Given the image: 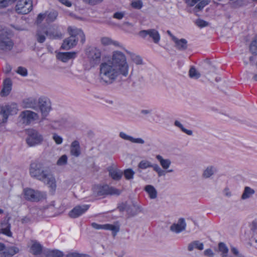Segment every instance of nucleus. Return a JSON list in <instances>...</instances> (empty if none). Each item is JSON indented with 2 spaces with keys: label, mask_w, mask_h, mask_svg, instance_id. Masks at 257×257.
Instances as JSON below:
<instances>
[{
  "label": "nucleus",
  "mask_w": 257,
  "mask_h": 257,
  "mask_svg": "<svg viewBox=\"0 0 257 257\" xmlns=\"http://www.w3.org/2000/svg\"><path fill=\"white\" fill-rule=\"evenodd\" d=\"M43 141V137L38 131L34 130L28 131L26 143L29 147H34L41 144Z\"/></svg>",
  "instance_id": "nucleus-8"
},
{
  "label": "nucleus",
  "mask_w": 257,
  "mask_h": 257,
  "mask_svg": "<svg viewBox=\"0 0 257 257\" xmlns=\"http://www.w3.org/2000/svg\"><path fill=\"white\" fill-rule=\"evenodd\" d=\"M117 208L120 212L125 210L131 215L134 216L136 214V212H132V206L128 205L126 202L121 203Z\"/></svg>",
  "instance_id": "nucleus-26"
},
{
  "label": "nucleus",
  "mask_w": 257,
  "mask_h": 257,
  "mask_svg": "<svg viewBox=\"0 0 257 257\" xmlns=\"http://www.w3.org/2000/svg\"><path fill=\"white\" fill-rule=\"evenodd\" d=\"M92 189L93 193L97 196L106 195H118L121 192L118 189L112 187H109L106 185L104 186L95 185Z\"/></svg>",
  "instance_id": "nucleus-5"
},
{
  "label": "nucleus",
  "mask_w": 257,
  "mask_h": 257,
  "mask_svg": "<svg viewBox=\"0 0 257 257\" xmlns=\"http://www.w3.org/2000/svg\"><path fill=\"white\" fill-rule=\"evenodd\" d=\"M32 0H19L16 6V11L19 14H27L32 10Z\"/></svg>",
  "instance_id": "nucleus-9"
},
{
  "label": "nucleus",
  "mask_w": 257,
  "mask_h": 257,
  "mask_svg": "<svg viewBox=\"0 0 257 257\" xmlns=\"http://www.w3.org/2000/svg\"><path fill=\"white\" fill-rule=\"evenodd\" d=\"M225 194L227 196H230L231 195V192L229 191L228 189H225L224 190Z\"/></svg>",
  "instance_id": "nucleus-63"
},
{
  "label": "nucleus",
  "mask_w": 257,
  "mask_h": 257,
  "mask_svg": "<svg viewBox=\"0 0 257 257\" xmlns=\"http://www.w3.org/2000/svg\"><path fill=\"white\" fill-rule=\"evenodd\" d=\"M17 72L23 76H26L28 74L27 70L26 68L21 66L18 68Z\"/></svg>",
  "instance_id": "nucleus-48"
},
{
  "label": "nucleus",
  "mask_w": 257,
  "mask_h": 257,
  "mask_svg": "<svg viewBox=\"0 0 257 257\" xmlns=\"http://www.w3.org/2000/svg\"><path fill=\"white\" fill-rule=\"evenodd\" d=\"M134 174V171H133V170L131 169H126L124 171V177L127 180L133 179Z\"/></svg>",
  "instance_id": "nucleus-42"
},
{
  "label": "nucleus",
  "mask_w": 257,
  "mask_h": 257,
  "mask_svg": "<svg viewBox=\"0 0 257 257\" xmlns=\"http://www.w3.org/2000/svg\"><path fill=\"white\" fill-rule=\"evenodd\" d=\"M167 34L172 38V40L173 41V37H175L174 36L172 35L171 32L169 30L167 31Z\"/></svg>",
  "instance_id": "nucleus-64"
},
{
  "label": "nucleus",
  "mask_w": 257,
  "mask_h": 257,
  "mask_svg": "<svg viewBox=\"0 0 257 257\" xmlns=\"http://www.w3.org/2000/svg\"><path fill=\"white\" fill-rule=\"evenodd\" d=\"M91 226L92 227L96 229H103L111 230L114 236L119 231V227L112 224H106L104 225H100L93 222L91 223Z\"/></svg>",
  "instance_id": "nucleus-17"
},
{
  "label": "nucleus",
  "mask_w": 257,
  "mask_h": 257,
  "mask_svg": "<svg viewBox=\"0 0 257 257\" xmlns=\"http://www.w3.org/2000/svg\"><path fill=\"white\" fill-rule=\"evenodd\" d=\"M44 255L42 257H63V253L58 250H47L44 251Z\"/></svg>",
  "instance_id": "nucleus-25"
},
{
  "label": "nucleus",
  "mask_w": 257,
  "mask_h": 257,
  "mask_svg": "<svg viewBox=\"0 0 257 257\" xmlns=\"http://www.w3.org/2000/svg\"><path fill=\"white\" fill-rule=\"evenodd\" d=\"M59 1L63 5L66 7H70L71 6V3L68 0H59Z\"/></svg>",
  "instance_id": "nucleus-55"
},
{
  "label": "nucleus",
  "mask_w": 257,
  "mask_h": 257,
  "mask_svg": "<svg viewBox=\"0 0 257 257\" xmlns=\"http://www.w3.org/2000/svg\"><path fill=\"white\" fill-rule=\"evenodd\" d=\"M70 37L64 40L62 48L69 50L75 46L79 40L83 43L85 41V35L81 30L75 27H69L68 28Z\"/></svg>",
  "instance_id": "nucleus-2"
},
{
  "label": "nucleus",
  "mask_w": 257,
  "mask_h": 257,
  "mask_svg": "<svg viewBox=\"0 0 257 257\" xmlns=\"http://www.w3.org/2000/svg\"><path fill=\"white\" fill-rule=\"evenodd\" d=\"M24 106L26 108L36 109V102L34 99H28L24 101Z\"/></svg>",
  "instance_id": "nucleus-37"
},
{
  "label": "nucleus",
  "mask_w": 257,
  "mask_h": 257,
  "mask_svg": "<svg viewBox=\"0 0 257 257\" xmlns=\"http://www.w3.org/2000/svg\"><path fill=\"white\" fill-rule=\"evenodd\" d=\"M39 105L43 117L42 119H44L51 109L50 101L44 98H40L39 99Z\"/></svg>",
  "instance_id": "nucleus-16"
},
{
  "label": "nucleus",
  "mask_w": 257,
  "mask_h": 257,
  "mask_svg": "<svg viewBox=\"0 0 257 257\" xmlns=\"http://www.w3.org/2000/svg\"><path fill=\"white\" fill-rule=\"evenodd\" d=\"M189 75L191 78L198 79L201 75L194 66H191L189 71Z\"/></svg>",
  "instance_id": "nucleus-35"
},
{
  "label": "nucleus",
  "mask_w": 257,
  "mask_h": 257,
  "mask_svg": "<svg viewBox=\"0 0 257 257\" xmlns=\"http://www.w3.org/2000/svg\"><path fill=\"white\" fill-rule=\"evenodd\" d=\"M23 192L25 198L32 202H38L46 198L45 193L31 188L25 189Z\"/></svg>",
  "instance_id": "nucleus-6"
},
{
  "label": "nucleus",
  "mask_w": 257,
  "mask_h": 257,
  "mask_svg": "<svg viewBox=\"0 0 257 257\" xmlns=\"http://www.w3.org/2000/svg\"><path fill=\"white\" fill-rule=\"evenodd\" d=\"M47 172L43 169L41 163L35 162L32 163L30 167V174L33 178L42 180Z\"/></svg>",
  "instance_id": "nucleus-4"
},
{
  "label": "nucleus",
  "mask_w": 257,
  "mask_h": 257,
  "mask_svg": "<svg viewBox=\"0 0 257 257\" xmlns=\"http://www.w3.org/2000/svg\"><path fill=\"white\" fill-rule=\"evenodd\" d=\"M37 40L39 43H43L45 40V36L44 34L38 31L36 34Z\"/></svg>",
  "instance_id": "nucleus-47"
},
{
  "label": "nucleus",
  "mask_w": 257,
  "mask_h": 257,
  "mask_svg": "<svg viewBox=\"0 0 257 257\" xmlns=\"http://www.w3.org/2000/svg\"><path fill=\"white\" fill-rule=\"evenodd\" d=\"M186 223L183 218L179 219L177 223L172 224L170 227V229L176 233H179L185 229Z\"/></svg>",
  "instance_id": "nucleus-19"
},
{
  "label": "nucleus",
  "mask_w": 257,
  "mask_h": 257,
  "mask_svg": "<svg viewBox=\"0 0 257 257\" xmlns=\"http://www.w3.org/2000/svg\"><path fill=\"white\" fill-rule=\"evenodd\" d=\"M158 175L159 176H162V175H165V173H164V171H163L161 169H160L159 170V171H158L157 172Z\"/></svg>",
  "instance_id": "nucleus-62"
},
{
  "label": "nucleus",
  "mask_w": 257,
  "mask_h": 257,
  "mask_svg": "<svg viewBox=\"0 0 257 257\" xmlns=\"http://www.w3.org/2000/svg\"><path fill=\"white\" fill-rule=\"evenodd\" d=\"M13 45L10 35L3 30L0 33V50L3 52L9 51L12 50Z\"/></svg>",
  "instance_id": "nucleus-7"
},
{
  "label": "nucleus",
  "mask_w": 257,
  "mask_h": 257,
  "mask_svg": "<svg viewBox=\"0 0 257 257\" xmlns=\"http://www.w3.org/2000/svg\"><path fill=\"white\" fill-rule=\"evenodd\" d=\"M124 12H116L113 14V17L118 20H121L124 17Z\"/></svg>",
  "instance_id": "nucleus-51"
},
{
  "label": "nucleus",
  "mask_w": 257,
  "mask_h": 257,
  "mask_svg": "<svg viewBox=\"0 0 257 257\" xmlns=\"http://www.w3.org/2000/svg\"><path fill=\"white\" fill-rule=\"evenodd\" d=\"M250 51L252 54H257V36L255 37L250 45Z\"/></svg>",
  "instance_id": "nucleus-41"
},
{
  "label": "nucleus",
  "mask_w": 257,
  "mask_h": 257,
  "mask_svg": "<svg viewBox=\"0 0 257 257\" xmlns=\"http://www.w3.org/2000/svg\"><path fill=\"white\" fill-rule=\"evenodd\" d=\"M204 254L208 256H213L214 253L211 249H207L204 251Z\"/></svg>",
  "instance_id": "nucleus-57"
},
{
  "label": "nucleus",
  "mask_w": 257,
  "mask_h": 257,
  "mask_svg": "<svg viewBox=\"0 0 257 257\" xmlns=\"http://www.w3.org/2000/svg\"><path fill=\"white\" fill-rule=\"evenodd\" d=\"M67 163V157L66 155H62L57 161V165L58 166H64Z\"/></svg>",
  "instance_id": "nucleus-44"
},
{
  "label": "nucleus",
  "mask_w": 257,
  "mask_h": 257,
  "mask_svg": "<svg viewBox=\"0 0 257 257\" xmlns=\"http://www.w3.org/2000/svg\"><path fill=\"white\" fill-rule=\"evenodd\" d=\"M53 139L55 142V143L58 144L60 145L62 144L63 141V139L60 136H58L56 134H54L53 136Z\"/></svg>",
  "instance_id": "nucleus-50"
},
{
  "label": "nucleus",
  "mask_w": 257,
  "mask_h": 257,
  "mask_svg": "<svg viewBox=\"0 0 257 257\" xmlns=\"http://www.w3.org/2000/svg\"><path fill=\"white\" fill-rule=\"evenodd\" d=\"M219 250L221 252L222 257H226L228 252V248L226 245L223 242H220L218 244Z\"/></svg>",
  "instance_id": "nucleus-34"
},
{
  "label": "nucleus",
  "mask_w": 257,
  "mask_h": 257,
  "mask_svg": "<svg viewBox=\"0 0 257 257\" xmlns=\"http://www.w3.org/2000/svg\"><path fill=\"white\" fill-rule=\"evenodd\" d=\"M214 173V168L212 166L207 167L203 173V177L208 178L211 176Z\"/></svg>",
  "instance_id": "nucleus-38"
},
{
  "label": "nucleus",
  "mask_w": 257,
  "mask_h": 257,
  "mask_svg": "<svg viewBox=\"0 0 257 257\" xmlns=\"http://www.w3.org/2000/svg\"><path fill=\"white\" fill-rule=\"evenodd\" d=\"M17 112L18 108L16 104L13 103L2 106L0 113L3 117V122H6L7 121L8 116L10 115H14L17 114Z\"/></svg>",
  "instance_id": "nucleus-10"
},
{
  "label": "nucleus",
  "mask_w": 257,
  "mask_h": 257,
  "mask_svg": "<svg viewBox=\"0 0 257 257\" xmlns=\"http://www.w3.org/2000/svg\"><path fill=\"white\" fill-rule=\"evenodd\" d=\"M145 191L148 193L150 198L155 199L157 197V191L152 185H147L145 187Z\"/></svg>",
  "instance_id": "nucleus-27"
},
{
  "label": "nucleus",
  "mask_w": 257,
  "mask_h": 257,
  "mask_svg": "<svg viewBox=\"0 0 257 257\" xmlns=\"http://www.w3.org/2000/svg\"><path fill=\"white\" fill-rule=\"evenodd\" d=\"M101 43L103 46H108L110 45H113L119 47V44L118 42L113 41L110 38L108 37H103L101 39Z\"/></svg>",
  "instance_id": "nucleus-29"
},
{
  "label": "nucleus",
  "mask_w": 257,
  "mask_h": 257,
  "mask_svg": "<svg viewBox=\"0 0 257 257\" xmlns=\"http://www.w3.org/2000/svg\"><path fill=\"white\" fill-rule=\"evenodd\" d=\"M254 193V190L253 189L249 187H245L241 198L242 200L246 199L249 198Z\"/></svg>",
  "instance_id": "nucleus-31"
},
{
  "label": "nucleus",
  "mask_w": 257,
  "mask_h": 257,
  "mask_svg": "<svg viewBox=\"0 0 257 257\" xmlns=\"http://www.w3.org/2000/svg\"><path fill=\"white\" fill-rule=\"evenodd\" d=\"M251 230L257 233V221H253L251 224Z\"/></svg>",
  "instance_id": "nucleus-56"
},
{
  "label": "nucleus",
  "mask_w": 257,
  "mask_h": 257,
  "mask_svg": "<svg viewBox=\"0 0 257 257\" xmlns=\"http://www.w3.org/2000/svg\"><path fill=\"white\" fill-rule=\"evenodd\" d=\"M58 13L57 12H50L49 14L46 15V21L48 23L52 22L56 19Z\"/></svg>",
  "instance_id": "nucleus-36"
},
{
  "label": "nucleus",
  "mask_w": 257,
  "mask_h": 257,
  "mask_svg": "<svg viewBox=\"0 0 257 257\" xmlns=\"http://www.w3.org/2000/svg\"><path fill=\"white\" fill-rule=\"evenodd\" d=\"M12 88V81L10 78H6L4 81V87L1 93L3 96L8 95Z\"/></svg>",
  "instance_id": "nucleus-23"
},
{
  "label": "nucleus",
  "mask_w": 257,
  "mask_h": 257,
  "mask_svg": "<svg viewBox=\"0 0 257 257\" xmlns=\"http://www.w3.org/2000/svg\"><path fill=\"white\" fill-rule=\"evenodd\" d=\"M129 66L124 54L120 51L113 52L111 58L99 66V78L102 83L110 84L117 78L122 79L128 75Z\"/></svg>",
  "instance_id": "nucleus-1"
},
{
  "label": "nucleus",
  "mask_w": 257,
  "mask_h": 257,
  "mask_svg": "<svg viewBox=\"0 0 257 257\" xmlns=\"http://www.w3.org/2000/svg\"><path fill=\"white\" fill-rule=\"evenodd\" d=\"M173 41L175 43V47L179 50H185L187 49V41L184 39H178L173 37Z\"/></svg>",
  "instance_id": "nucleus-22"
},
{
  "label": "nucleus",
  "mask_w": 257,
  "mask_h": 257,
  "mask_svg": "<svg viewBox=\"0 0 257 257\" xmlns=\"http://www.w3.org/2000/svg\"><path fill=\"white\" fill-rule=\"evenodd\" d=\"M139 35L143 38H145L147 36H149L155 43H158L160 40V36L158 31L155 29H149L147 30H142L140 32Z\"/></svg>",
  "instance_id": "nucleus-12"
},
{
  "label": "nucleus",
  "mask_w": 257,
  "mask_h": 257,
  "mask_svg": "<svg viewBox=\"0 0 257 257\" xmlns=\"http://www.w3.org/2000/svg\"><path fill=\"white\" fill-rule=\"evenodd\" d=\"M75 52L59 53L57 55L58 59L63 62H66L69 59L75 58Z\"/></svg>",
  "instance_id": "nucleus-20"
},
{
  "label": "nucleus",
  "mask_w": 257,
  "mask_h": 257,
  "mask_svg": "<svg viewBox=\"0 0 257 257\" xmlns=\"http://www.w3.org/2000/svg\"><path fill=\"white\" fill-rule=\"evenodd\" d=\"M20 117L21 118L23 123L28 124L37 120L39 116L36 112L30 110H25L21 113Z\"/></svg>",
  "instance_id": "nucleus-11"
},
{
  "label": "nucleus",
  "mask_w": 257,
  "mask_h": 257,
  "mask_svg": "<svg viewBox=\"0 0 257 257\" xmlns=\"http://www.w3.org/2000/svg\"><path fill=\"white\" fill-rule=\"evenodd\" d=\"M194 248L202 250L203 249V244L199 241H193L188 245V249L189 251H192Z\"/></svg>",
  "instance_id": "nucleus-30"
},
{
  "label": "nucleus",
  "mask_w": 257,
  "mask_h": 257,
  "mask_svg": "<svg viewBox=\"0 0 257 257\" xmlns=\"http://www.w3.org/2000/svg\"><path fill=\"white\" fill-rule=\"evenodd\" d=\"M16 1V0H0V9L8 7Z\"/></svg>",
  "instance_id": "nucleus-43"
},
{
  "label": "nucleus",
  "mask_w": 257,
  "mask_h": 257,
  "mask_svg": "<svg viewBox=\"0 0 257 257\" xmlns=\"http://www.w3.org/2000/svg\"><path fill=\"white\" fill-rule=\"evenodd\" d=\"M89 205H78L71 210L69 213V216L71 218H75L80 216L85 212L89 208Z\"/></svg>",
  "instance_id": "nucleus-15"
},
{
  "label": "nucleus",
  "mask_w": 257,
  "mask_h": 257,
  "mask_svg": "<svg viewBox=\"0 0 257 257\" xmlns=\"http://www.w3.org/2000/svg\"><path fill=\"white\" fill-rule=\"evenodd\" d=\"M152 168H153V169L156 171L157 172L159 171V170L161 169L159 166L158 165H152Z\"/></svg>",
  "instance_id": "nucleus-61"
},
{
  "label": "nucleus",
  "mask_w": 257,
  "mask_h": 257,
  "mask_svg": "<svg viewBox=\"0 0 257 257\" xmlns=\"http://www.w3.org/2000/svg\"><path fill=\"white\" fill-rule=\"evenodd\" d=\"M65 257H91L87 254L79 253L78 252H69L66 254Z\"/></svg>",
  "instance_id": "nucleus-45"
},
{
  "label": "nucleus",
  "mask_w": 257,
  "mask_h": 257,
  "mask_svg": "<svg viewBox=\"0 0 257 257\" xmlns=\"http://www.w3.org/2000/svg\"><path fill=\"white\" fill-rule=\"evenodd\" d=\"M46 250L43 248V246L37 241L33 240L31 241L30 251L35 255L44 256V251Z\"/></svg>",
  "instance_id": "nucleus-13"
},
{
  "label": "nucleus",
  "mask_w": 257,
  "mask_h": 257,
  "mask_svg": "<svg viewBox=\"0 0 257 257\" xmlns=\"http://www.w3.org/2000/svg\"><path fill=\"white\" fill-rule=\"evenodd\" d=\"M101 51L100 49L92 47L87 49L86 55L91 66H95L100 63L101 58Z\"/></svg>",
  "instance_id": "nucleus-3"
},
{
  "label": "nucleus",
  "mask_w": 257,
  "mask_h": 257,
  "mask_svg": "<svg viewBox=\"0 0 257 257\" xmlns=\"http://www.w3.org/2000/svg\"><path fill=\"white\" fill-rule=\"evenodd\" d=\"M152 167V164L148 161H141L138 165V167L141 169H145Z\"/></svg>",
  "instance_id": "nucleus-39"
},
{
  "label": "nucleus",
  "mask_w": 257,
  "mask_h": 257,
  "mask_svg": "<svg viewBox=\"0 0 257 257\" xmlns=\"http://www.w3.org/2000/svg\"><path fill=\"white\" fill-rule=\"evenodd\" d=\"M109 175L114 180H119L122 176V173L119 170L115 169H110L109 171Z\"/></svg>",
  "instance_id": "nucleus-33"
},
{
  "label": "nucleus",
  "mask_w": 257,
  "mask_h": 257,
  "mask_svg": "<svg viewBox=\"0 0 257 257\" xmlns=\"http://www.w3.org/2000/svg\"><path fill=\"white\" fill-rule=\"evenodd\" d=\"M19 251V249L16 246H11L7 249V253L12 256L17 253Z\"/></svg>",
  "instance_id": "nucleus-46"
},
{
  "label": "nucleus",
  "mask_w": 257,
  "mask_h": 257,
  "mask_svg": "<svg viewBox=\"0 0 257 257\" xmlns=\"http://www.w3.org/2000/svg\"><path fill=\"white\" fill-rule=\"evenodd\" d=\"M12 67L10 65H7L5 68V72L6 73H9L11 72Z\"/></svg>",
  "instance_id": "nucleus-60"
},
{
  "label": "nucleus",
  "mask_w": 257,
  "mask_h": 257,
  "mask_svg": "<svg viewBox=\"0 0 257 257\" xmlns=\"http://www.w3.org/2000/svg\"><path fill=\"white\" fill-rule=\"evenodd\" d=\"M156 158L160 162V163L163 168L164 169H167L171 165V161L169 159H164L163 157L158 155L156 156Z\"/></svg>",
  "instance_id": "nucleus-28"
},
{
  "label": "nucleus",
  "mask_w": 257,
  "mask_h": 257,
  "mask_svg": "<svg viewBox=\"0 0 257 257\" xmlns=\"http://www.w3.org/2000/svg\"><path fill=\"white\" fill-rule=\"evenodd\" d=\"M119 137L123 140H128L134 143L143 144L145 143L144 141L141 138H134L133 137L128 136L123 132H120L119 133Z\"/></svg>",
  "instance_id": "nucleus-24"
},
{
  "label": "nucleus",
  "mask_w": 257,
  "mask_h": 257,
  "mask_svg": "<svg viewBox=\"0 0 257 257\" xmlns=\"http://www.w3.org/2000/svg\"><path fill=\"white\" fill-rule=\"evenodd\" d=\"M231 251L236 256H240L239 254V251L236 248L233 247V246L231 247Z\"/></svg>",
  "instance_id": "nucleus-58"
},
{
  "label": "nucleus",
  "mask_w": 257,
  "mask_h": 257,
  "mask_svg": "<svg viewBox=\"0 0 257 257\" xmlns=\"http://www.w3.org/2000/svg\"><path fill=\"white\" fill-rule=\"evenodd\" d=\"M142 6V2L141 1H134L132 3V7L136 9H140Z\"/></svg>",
  "instance_id": "nucleus-49"
},
{
  "label": "nucleus",
  "mask_w": 257,
  "mask_h": 257,
  "mask_svg": "<svg viewBox=\"0 0 257 257\" xmlns=\"http://www.w3.org/2000/svg\"><path fill=\"white\" fill-rule=\"evenodd\" d=\"M10 229L11 224L9 223L8 219L5 218L4 220L1 222L0 233H3L8 236L11 237L12 236V233Z\"/></svg>",
  "instance_id": "nucleus-18"
},
{
  "label": "nucleus",
  "mask_w": 257,
  "mask_h": 257,
  "mask_svg": "<svg viewBox=\"0 0 257 257\" xmlns=\"http://www.w3.org/2000/svg\"><path fill=\"white\" fill-rule=\"evenodd\" d=\"M127 53L130 55L132 61L136 64L142 65L143 64V60L140 56L130 52H127Z\"/></svg>",
  "instance_id": "nucleus-32"
},
{
  "label": "nucleus",
  "mask_w": 257,
  "mask_h": 257,
  "mask_svg": "<svg viewBox=\"0 0 257 257\" xmlns=\"http://www.w3.org/2000/svg\"><path fill=\"white\" fill-rule=\"evenodd\" d=\"M85 3L91 5H96L101 2L103 0H83Z\"/></svg>",
  "instance_id": "nucleus-53"
},
{
  "label": "nucleus",
  "mask_w": 257,
  "mask_h": 257,
  "mask_svg": "<svg viewBox=\"0 0 257 257\" xmlns=\"http://www.w3.org/2000/svg\"><path fill=\"white\" fill-rule=\"evenodd\" d=\"M174 124L175 125V126L179 127L182 130V132L186 133L188 135L191 136L192 135V131L188 130L185 128L183 127V125L179 121L176 120L174 122Z\"/></svg>",
  "instance_id": "nucleus-40"
},
{
  "label": "nucleus",
  "mask_w": 257,
  "mask_h": 257,
  "mask_svg": "<svg viewBox=\"0 0 257 257\" xmlns=\"http://www.w3.org/2000/svg\"><path fill=\"white\" fill-rule=\"evenodd\" d=\"M195 23L199 27H203L208 25L207 22L199 19L196 20Z\"/></svg>",
  "instance_id": "nucleus-52"
},
{
  "label": "nucleus",
  "mask_w": 257,
  "mask_h": 257,
  "mask_svg": "<svg viewBox=\"0 0 257 257\" xmlns=\"http://www.w3.org/2000/svg\"><path fill=\"white\" fill-rule=\"evenodd\" d=\"M46 14H40L37 17V24L41 23L42 22V21L44 20V19L46 17Z\"/></svg>",
  "instance_id": "nucleus-54"
},
{
  "label": "nucleus",
  "mask_w": 257,
  "mask_h": 257,
  "mask_svg": "<svg viewBox=\"0 0 257 257\" xmlns=\"http://www.w3.org/2000/svg\"><path fill=\"white\" fill-rule=\"evenodd\" d=\"M205 4L204 3V2H201L196 6V8L200 10L202 9L205 6Z\"/></svg>",
  "instance_id": "nucleus-59"
},
{
  "label": "nucleus",
  "mask_w": 257,
  "mask_h": 257,
  "mask_svg": "<svg viewBox=\"0 0 257 257\" xmlns=\"http://www.w3.org/2000/svg\"><path fill=\"white\" fill-rule=\"evenodd\" d=\"M40 181L47 185L51 191L53 192L55 191L57 187L56 181L53 174L47 173L43 179Z\"/></svg>",
  "instance_id": "nucleus-14"
},
{
  "label": "nucleus",
  "mask_w": 257,
  "mask_h": 257,
  "mask_svg": "<svg viewBox=\"0 0 257 257\" xmlns=\"http://www.w3.org/2000/svg\"><path fill=\"white\" fill-rule=\"evenodd\" d=\"M70 153L75 157H78L80 155V145L77 141H74L71 143L70 146Z\"/></svg>",
  "instance_id": "nucleus-21"
}]
</instances>
